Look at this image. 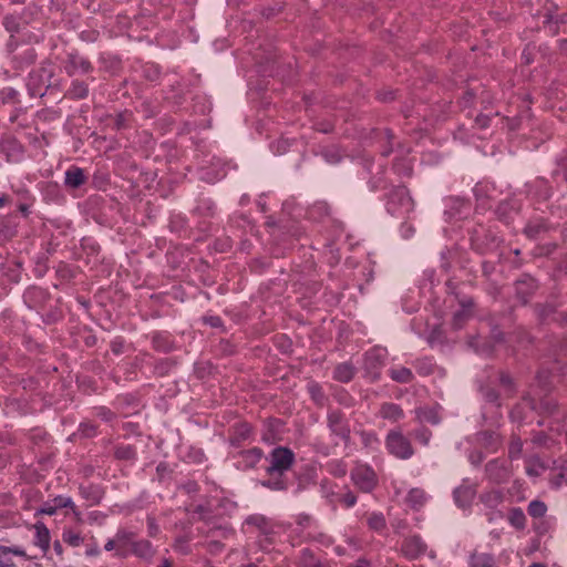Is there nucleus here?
Listing matches in <instances>:
<instances>
[{
  "label": "nucleus",
  "mask_w": 567,
  "mask_h": 567,
  "mask_svg": "<svg viewBox=\"0 0 567 567\" xmlns=\"http://www.w3.org/2000/svg\"><path fill=\"white\" fill-rule=\"evenodd\" d=\"M268 461L269 465L266 468L267 474L270 476H275L276 474L282 476V474L292 466L295 454L290 449L279 446L271 451Z\"/></svg>",
  "instance_id": "1"
},
{
  "label": "nucleus",
  "mask_w": 567,
  "mask_h": 567,
  "mask_svg": "<svg viewBox=\"0 0 567 567\" xmlns=\"http://www.w3.org/2000/svg\"><path fill=\"white\" fill-rule=\"evenodd\" d=\"M385 445L390 454L401 460H408L414 453L410 441L399 431L388 433Z\"/></svg>",
  "instance_id": "2"
},
{
  "label": "nucleus",
  "mask_w": 567,
  "mask_h": 567,
  "mask_svg": "<svg viewBox=\"0 0 567 567\" xmlns=\"http://www.w3.org/2000/svg\"><path fill=\"white\" fill-rule=\"evenodd\" d=\"M328 426L332 434L340 437L344 444L350 442L351 430L348 420L341 411L333 410L328 413Z\"/></svg>",
  "instance_id": "3"
},
{
  "label": "nucleus",
  "mask_w": 567,
  "mask_h": 567,
  "mask_svg": "<svg viewBox=\"0 0 567 567\" xmlns=\"http://www.w3.org/2000/svg\"><path fill=\"white\" fill-rule=\"evenodd\" d=\"M351 478L355 486L364 493L371 492L377 485V475L374 471L364 465L357 466L351 472Z\"/></svg>",
  "instance_id": "4"
},
{
  "label": "nucleus",
  "mask_w": 567,
  "mask_h": 567,
  "mask_svg": "<svg viewBox=\"0 0 567 567\" xmlns=\"http://www.w3.org/2000/svg\"><path fill=\"white\" fill-rule=\"evenodd\" d=\"M485 472L488 480L496 484L506 483L512 476L511 468L499 460L489 461L485 465Z\"/></svg>",
  "instance_id": "5"
},
{
  "label": "nucleus",
  "mask_w": 567,
  "mask_h": 567,
  "mask_svg": "<svg viewBox=\"0 0 567 567\" xmlns=\"http://www.w3.org/2000/svg\"><path fill=\"white\" fill-rule=\"evenodd\" d=\"M385 360V352L382 349H372L365 353V370L371 375L372 380L380 377V368Z\"/></svg>",
  "instance_id": "6"
},
{
  "label": "nucleus",
  "mask_w": 567,
  "mask_h": 567,
  "mask_svg": "<svg viewBox=\"0 0 567 567\" xmlns=\"http://www.w3.org/2000/svg\"><path fill=\"white\" fill-rule=\"evenodd\" d=\"M426 549V544L417 535L405 538L401 547L403 555L409 559H415L421 555H424Z\"/></svg>",
  "instance_id": "7"
},
{
  "label": "nucleus",
  "mask_w": 567,
  "mask_h": 567,
  "mask_svg": "<svg viewBox=\"0 0 567 567\" xmlns=\"http://www.w3.org/2000/svg\"><path fill=\"white\" fill-rule=\"evenodd\" d=\"M115 537L117 544L116 555L120 557H126L135 542V534L126 529H121L116 533Z\"/></svg>",
  "instance_id": "8"
},
{
  "label": "nucleus",
  "mask_w": 567,
  "mask_h": 567,
  "mask_svg": "<svg viewBox=\"0 0 567 567\" xmlns=\"http://www.w3.org/2000/svg\"><path fill=\"white\" fill-rule=\"evenodd\" d=\"M92 70L91 63L76 55L70 54L68 59V63L65 65V71L69 75H74L76 72L89 73Z\"/></svg>",
  "instance_id": "9"
},
{
  "label": "nucleus",
  "mask_w": 567,
  "mask_h": 567,
  "mask_svg": "<svg viewBox=\"0 0 567 567\" xmlns=\"http://www.w3.org/2000/svg\"><path fill=\"white\" fill-rule=\"evenodd\" d=\"M33 528L35 532L34 545L45 554L50 548V532L42 522L35 523Z\"/></svg>",
  "instance_id": "10"
},
{
  "label": "nucleus",
  "mask_w": 567,
  "mask_h": 567,
  "mask_svg": "<svg viewBox=\"0 0 567 567\" xmlns=\"http://www.w3.org/2000/svg\"><path fill=\"white\" fill-rule=\"evenodd\" d=\"M327 498L333 507H336L338 504H341L346 507H352L357 502L355 495L348 489L344 492H332L331 494L327 495Z\"/></svg>",
  "instance_id": "11"
},
{
  "label": "nucleus",
  "mask_w": 567,
  "mask_h": 567,
  "mask_svg": "<svg viewBox=\"0 0 567 567\" xmlns=\"http://www.w3.org/2000/svg\"><path fill=\"white\" fill-rule=\"evenodd\" d=\"M86 182L84 171L78 166H71L65 172L64 184L70 188H78Z\"/></svg>",
  "instance_id": "12"
},
{
  "label": "nucleus",
  "mask_w": 567,
  "mask_h": 567,
  "mask_svg": "<svg viewBox=\"0 0 567 567\" xmlns=\"http://www.w3.org/2000/svg\"><path fill=\"white\" fill-rule=\"evenodd\" d=\"M427 496L424 489L415 487L409 491L405 502L414 511H419L426 503Z\"/></svg>",
  "instance_id": "13"
},
{
  "label": "nucleus",
  "mask_w": 567,
  "mask_h": 567,
  "mask_svg": "<svg viewBox=\"0 0 567 567\" xmlns=\"http://www.w3.org/2000/svg\"><path fill=\"white\" fill-rule=\"evenodd\" d=\"M130 553L145 560H150L154 556L152 544L145 539L135 540Z\"/></svg>",
  "instance_id": "14"
},
{
  "label": "nucleus",
  "mask_w": 567,
  "mask_h": 567,
  "mask_svg": "<svg viewBox=\"0 0 567 567\" xmlns=\"http://www.w3.org/2000/svg\"><path fill=\"white\" fill-rule=\"evenodd\" d=\"M297 565L298 567H329L327 564L317 558L315 554L308 548H305L300 551Z\"/></svg>",
  "instance_id": "15"
},
{
  "label": "nucleus",
  "mask_w": 567,
  "mask_h": 567,
  "mask_svg": "<svg viewBox=\"0 0 567 567\" xmlns=\"http://www.w3.org/2000/svg\"><path fill=\"white\" fill-rule=\"evenodd\" d=\"M355 369L351 363L343 362L336 367L333 378L340 382H349L354 377Z\"/></svg>",
  "instance_id": "16"
},
{
  "label": "nucleus",
  "mask_w": 567,
  "mask_h": 567,
  "mask_svg": "<svg viewBox=\"0 0 567 567\" xmlns=\"http://www.w3.org/2000/svg\"><path fill=\"white\" fill-rule=\"evenodd\" d=\"M380 415L383 419L398 421L403 417V410L394 403H383L380 408Z\"/></svg>",
  "instance_id": "17"
},
{
  "label": "nucleus",
  "mask_w": 567,
  "mask_h": 567,
  "mask_svg": "<svg viewBox=\"0 0 567 567\" xmlns=\"http://www.w3.org/2000/svg\"><path fill=\"white\" fill-rule=\"evenodd\" d=\"M416 417L420 422H427L433 425L439 424L441 417L434 408H419L415 410Z\"/></svg>",
  "instance_id": "18"
},
{
  "label": "nucleus",
  "mask_w": 567,
  "mask_h": 567,
  "mask_svg": "<svg viewBox=\"0 0 567 567\" xmlns=\"http://www.w3.org/2000/svg\"><path fill=\"white\" fill-rule=\"evenodd\" d=\"M89 93L87 85L82 81H73L65 96L72 100L85 99Z\"/></svg>",
  "instance_id": "19"
},
{
  "label": "nucleus",
  "mask_w": 567,
  "mask_h": 567,
  "mask_svg": "<svg viewBox=\"0 0 567 567\" xmlns=\"http://www.w3.org/2000/svg\"><path fill=\"white\" fill-rule=\"evenodd\" d=\"M472 306V302L468 301V302H462V309L457 310L454 315H453V320H452V324L455 329H461L463 327V324L465 323V321H467L471 317V309L470 307Z\"/></svg>",
  "instance_id": "20"
},
{
  "label": "nucleus",
  "mask_w": 567,
  "mask_h": 567,
  "mask_svg": "<svg viewBox=\"0 0 567 567\" xmlns=\"http://www.w3.org/2000/svg\"><path fill=\"white\" fill-rule=\"evenodd\" d=\"M472 567H494L495 560L491 554L473 553L470 561Z\"/></svg>",
  "instance_id": "21"
},
{
  "label": "nucleus",
  "mask_w": 567,
  "mask_h": 567,
  "mask_svg": "<svg viewBox=\"0 0 567 567\" xmlns=\"http://www.w3.org/2000/svg\"><path fill=\"white\" fill-rule=\"evenodd\" d=\"M390 378L399 383H409L413 380V373L405 367L393 368L390 370Z\"/></svg>",
  "instance_id": "22"
},
{
  "label": "nucleus",
  "mask_w": 567,
  "mask_h": 567,
  "mask_svg": "<svg viewBox=\"0 0 567 567\" xmlns=\"http://www.w3.org/2000/svg\"><path fill=\"white\" fill-rule=\"evenodd\" d=\"M508 522L517 529H524L526 526V516L522 508L515 507L509 511Z\"/></svg>",
  "instance_id": "23"
},
{
  "label": "nucleus",
  "mask_w": 567,
  "mask_h": 567,
  "mask_svg": "<svg viewBox=\"0 0 567 567\" xmlns=\"http://www.w3.org/2000/svg\"><path fill=\"white\" fill-rule=\"evenodd\" d=\"M528 514L534 518H542L547 512V506L542 501H532L527 507Z\"/></svg>",
  "instance_id": "24"
},
{
  "label": "nucleus",
  "mask_w": 567,
  "mask_h": 567,
  "mask_svg": "<svg viewBox=\"0 0 567 567\" xmlns=\"http://www.w3.org/2000/svg\"><path fill=\"white\" fill-rule=\"evenodd\" d=\"M368 526L375 532H382L386 527L385 518L380 513H372L368 518Z\"/></svg>",
  "instance_id": "25"
},
{
  "label": "nucleus",
  "mask_w": 567,
  "mask_h": 567,
  "mask_svg": "<svg viewBox=\"0 0 567 567\" xmlns=\"http://www.w3.org/2000/svg\"><path fill=\"white\" fill-rule=\"evenodd\" d=\"M545 471V465L538 458H530L526 465L528 476L537 477Z\"/></svg>",
  "instance_id": "26"
},
{
  "label": "nucleus",
  "mask_w": 567,
  "mask_h": 567,
  "mask_svg": "<svg viewBox=\"0 0 567 567\" xmlns=\"http://www.w3.org/2000/svg\"><path fill=\"white\" fill-rule=\"evenodd\" d=\"M262 452L260 449H251L243 453V457L246 462L247 466H255L256 463H258L261 460Z\"/></svg>",
  "instance_id": "27"
},
{
  "label": "nucleus",
  "mask_w": 567,
  "mask_h": 567,
  "mask_svg": "<svg viewBox=\"0 0 567 567\" xmlns=\"http://www.w3.org/2000/svg\"><path fill=\"white\" fill-rule=\"evenodd\" d=\"M62 539L64 543L72 547H79L84 540V538L79 533H75L71 529L63 532Z\"/></svg>",
  "instance_id": "28"
},
{
  "label": "nucleus",
  "mask_w": 567,
  "mask_h": 567,
  "mask_svg": "<svg viewBox=\"0 0 567 567\" xmlns=\"http://www.w3.org/2000/svg\"><path fill=\"white\" fill-rule=\"evenodd\" d=\"M262 486L268 487L272 491H285L287 488V482L282 478V476L278 475V477H272L267 481H264Z\"/></svg>",
  "instance_id": "29"
},
{
  "label": "nucleus",
  "mask_w": 567,
  "mask_h": 567,
  "mask_svg": "<svg viewBox=\"0 0 567 567\" xmlns=\"http://www.w3.org/2000/svg\"><path fill=\"white\" fill-rule=\"evenodd\" d=\"M481 499L489 507H496L501 504L503 496L501 492L494 491L485 493L481 496Z\"/></svg>",
  "instance_id": "30"
},
{
  "label": "nucleus",
  "mask_w": 567,
  "mask_h": 567,
  "mask_svg": "<svg viewBox=\"0 0 567 567\" xmlns=\"http://www.w3.org/2000/svg\"><path fill=\"white\" fill-rule=\"evenodd\" d=\"M246 524L254 525L262 532H266L268 528V522H267L266 517L262 515H258V514L247 517Z\"/></svg>",
  "instance_id": "31"
},
{
  "label": "nucleus",
  "mask_w": 567,
  "mask_h": 567,
  "mask_svg": "<svg viewBox=\"0 0 567 567\" xmlns=\"http://www.w3.org/2000/svg\"><path fill=\"white\" fill-rule=\"evenodd\" d=\"M308 390L311 394V398L318 403V404H323V400H324V394L322 392V389L319 384L317 383H311L309 384L308 386Z\"/></svg>",
  "instance_id": "32"
},
{
  "label": "nucleus",
  "mask_w": 567,
  "mask_h": 567,
  "mask_svg": "<svg viewBox=\"0 0 567 567\" xmlns=\"http://www.w3.org/2000/svg\"><path fill=\"white\" fill-rule=\"evenodd\" d=\"M360 436L365 447H373L379 442L377 434L373 432L361 431Z\"/></svg>",
  "instance_id": "33"
},
{
  "label": "nucleus",
  "mask_w": 567,
  "mask_h": 567,
  "mask_svg": "<svg viewBox=\"0 0 567 567\" xmlns=\"http://www.w3.org/2000/svg\"><path fill=\"white\" fill-rule=\"evenodd\" d=\"M432 433L426 427H420L415 430L414 437L423 445H427L431 440Z\"/></svg>",
  "instance_id": "34"
},
{
  "label": "nucleus",
  "mask_w": 567,
  "mask_h": 567,
  "mask_svg": "<svg viewBox=\"0 0 567 567\" xmlns=\"http://www.w3.org/2000/svg\"><path fill=\"white\" fill-rule=\"evenodd\" d=\"M523 443L520 439L514 437L511 442L508 455L511 458H517L522 452Z\"/></svg>",
  "instance_id": "35"
},
{
  "label": "nucleus",
  "mask_w": 567,
  "mask_h": 567,
  "mask_svg": "<svg viewBox=\"0 0 567 567\" xmlns=\"http://www.w3.org/2000/svg\"><path fill=\"white\" fill-rule=\"evenodd\" d=\"M0 554H2V555L13 554L16 556L27 557L25 550L18 546L10 547V546L0 545Z\"/></svg>",
  "instance_id": "36"
},
{
  "label": "nucleus",
  "mask_w": 567,
  "mask_h": 567,
  "mask_svg": "<svg viewBox=\"0 0 567 567\" xmlns=\"http://www.w3.org/2000/svg\"><path fill=\"white\" fill-rule=\"evenodd\" d=\"M52 503H53V505L55 506L56 509L65 508V507H72L73 506L72 499L70 497H63V496L55 497L52 501Z\"/></svg>",
  "instance_id": "37"
},
{
  "label": "nucleus",
  "mask_w": 567,
  "mask_h": 567,
  "mask_svg": "<svg viewBox=\"0 0 567 567\" xmlns=\"http://www.w3.org/2000/svg\"><path fill=\"white\" fill-rule=\"evenodd\" d=\"M117 458H132L134 456V451L130 446L118 447L115 452Z\"/></svg>",
  "instance_id": "38"
},
{
  "label": "nucleus",
  "mask_w": 567,
  "mask_h": 567,
  "mask_svg": "<svg viewBox=\"0 0 567 567\" xmlns=\"http://www.w3.org/2000/svg\"><path fill=\"white\" fill-rule=\"evenodd\" d=\"M4 25H6L7 30L11 33L19 32V24L12 17H7L4 19Z\"/></svg>",
  "instance_id": "39"
},
{
  "label": "nucleus",
  "mask_w": 567,
  "mask_h": 567,
  "mask_svg": "<svg viewBox=\"0 0 567 567\" xmlns=\"http://www.w3.org/2000/svg\"><path fill=\"white\" fill-rule=\"evenodd\" d=\"M56 511L58 509L55 508L53 503H47L40 509L37 511V514L53 515L56 513Z\"/></svg>",
  "instance_id": "40"
},
{
  "label": "nucleus",
  "mask_w": 567,
  "mask_h": 567,
  "mask_svg": "<svg viewBox=\"0 0 567 567\" xmlns=\"http://www.w3.org/2000/svg\"><path fill=\"white\" fill-rule=\"evenodd\" d=\"M542 229V226L537 225V226H527L525 228V233L529 236V237H534L536 236L539 230Z\"/></svg>",
  "instance_id": "41"
},
{
  "label": "nucleus",
  "mask_w": 567,
  "mask_h": 567,
  "mask_svg": "<svg viewBox=\"0 0 567 567\" xmlns=\"http://www.w3.org/2000/svg\"><path fill=\"white\" fill-rule=\"evenodd\" d=\"M87 556L90 557H94V556H97L100 554V549L97 547L96 544L90 546L87 549H86V553H85Z\"/></svg>",
  "instance_id": "42"
},
{
  "label": "nucleus",
  "mask_w": 567,
  "mask_h": 567,
  "mask_svg": "<svg viewBox=\"0 0 567 567\" xmlns=\"http://www.w3.org/2000/svg\"><path fill=\"white\" fill-rule=\"evenodd\" d=\"M150 535L154 536L158 532V526L155 524L153 518H148Z\"/></svg>",
  "instance_id": "43"
},
{
  "label": "nucleus",
  "mask_w": 567,
  "mask_h": 567,
  "mask_svg": "<svg viewBox=\"0 0 567 567\" xmlns=\"http://www.w3.org/2000/svg\"><path fill=\"white\" fill-rule=\"evenodd\" d=\"M393 194L400 195L402 198H404L406 202H410V198H408L405 195L408 194L406 189L404 187H399L393 192Z\"/></svg>",
  "instance_id": "44"
},
{
  "label": "nucleus",
  "mask_w": 567,
  "mask_h": 567,
  "mask_svg": "<svg viewBox=\"0 0 567 567\" xmlns=\"http://www.w3.org/2000/svg\"><path fill=\"white\" fill-rule=\"evenodd\" d=\"M115 546H117L116 537L114 539L107 540V543L105 544L104 548H105V550L111 551V550H113L115 548Z\"/></svg>",
  "instance_id": "45"
},
{
  "label": "nucleus",
  "mask_w": 567,
  "mask_h": 567,
  "mask_svg": "<svg viewBox=\"0 0 567 567\" xmlns=\"http://www.w3.org/2000/svg\"><path fill=\"white\" fill-rule=\"evenodd\" d=\"M99 415L105 421H110L113 417V413L105 410H102Z\"/></svg>",
  "instance_id": "46"
},
{
  "label": "nucleus",
  "mask_w": 567,
  "mask_h": 567,
  "mask_svg": "<svg viewBox=\"0 0 567 567\" xmlns=\"http://www.w3.org/2000/svg\"><path fill=\"white\" fill-rule=\"evenodd\" d=\"M53 548H54V550L56 551V554H58L59 556H61V555H62V553H63V548H62V545H61V543H60L59 540H55V542H54V544H53Z\"/></svg>",
  "instance_id": "47"
},
{
  "label": "nucleus",
  "mask_w": 567,
  "mask_h": 567,
  "mask_svg": "<svg viewBox=\"0 0 567 567\" xmlns=\"http://www.w3.org/2000/svg\"><path fill=\"white\" fill-rule=\"evenodd\" d=\"M487 121H488V118H487V117H485V116H484V117H477V118H476V122H477L482 127L487 126Z\"/></svg>",
  "instance_id": "48"
},
{
  "label": "nucleus",
  "mask_w": 567,
  "mask_h": 567,
  "mask_svg": "<svg viewBox=\"0 0 567 567\" xmlns=\"http://www.w3.org/2000/svg\"><path fill=\"white\" fill-rule=\"evenodd\" d=\"M501 381H502L503 384H508L509 385L512 383V380H511V378L508 375H502Z\"/></svg>",
  "instance_id": "49"
},
{
  "label": "nucleus",
  "mask_w": 567,
  "mask_h": 567,
  "mask_svg": "<svg viewBox=\"0 0 567 567\" xmlns=\"http://www.w3.org/2000/svg\"><path fill=\"white\" fill-rule=\"evenodd\" d=\"M7 202V197L6 196H0V207H2Z\"/></svg>",
  "instance_id": "50"
},
{
  "label": "nucleus",
  "mask_w": 567,
  "mask_h": 567,
  "mask_svg": "<svg viewBox=\"0 0 567 567\" xmlns=\"http://www.w3.org/2000/svg\"><path fill=\"white\" fill-rule=\"evenodd\" d=\"M158 567H171L168 560H164Z\"/></svg>",
  "instance_id": "51"
},
{
  "label": "nucleus",
  "mask_w": 567,
  "mask_h": 567,
  "mask_svg": "<svg viewBox=\"0 0 567 567\" xmlns=\"http://www.w3.org/2000/svg\"><path fill=\"white\" fill-rule=\"evenodd\" d=\"M529 567H546L544 564L540 563H534Z\"/></svg>",
  "instance_id": "52"
},
{
  "label": "nucleus",
  "mask_w": 567,
  "mask_h": 567,
  "mask_svg": "<svg viewBox=\"0 0 567 567\" xmlns=\"http://www.w3.org/2000/svg\"><path fill=\"white\" fill-rule=\"evenodd\" d=\"M20 210L23 213V214H27L28 212V207L25 205H21L20 206Z\"/></svg>",
  "instance_id": "53"
},
{
  "label": "nucleus",
  "mask_w": 567,
  "mask_h": 567,
  "mask_svg": "<svg viewBox=\"0 0 567 567\" xmlns=\"http://www.w3.org/2000/svg\"><path fill=\"white\" fill-rule=\"evenodd\" d=\"M218 322H219V319H218V318H214V319L212 320V324H213V326H217V324H218Z\"/></svg>",
  "instance_id": "54"
},
{
  "label": "nucleus",
  "mask_w": 567,
  "mask_h": 567,
  "mask_svg": "<svg viewBox=\"0 0 567 567\" xmlns=\"http://www.w3.org/2000/svg\"><path fill=\"white\" fill-rule=\"evenodd\" d=\"M355 567H367V566H365V563L362 561V563L358 564Z\"/></svg>",
  "instance_id": "55"
},
{
  "label": "nucleus",
  "mask_w": 567,
  "mask_h": 567,
  "mask_svg": "<svg viewBox=\"0 0 567 567\" xmlns=\"http://www.w3.org/2000/svg\"><path fill=\"white\" fill-rule=\"evenodd\" d=\"M523 281H517V290H519V287L523 285Z\"/></svg>",
  "instance_id": "56"
},
{
  "label": "nucleus",
  "mask_w": 567,
  "mask_h": 567,
  "mask_svg": "<svg viewBox=\"0 0 567 567\" xmlns=\"http://www.w3.org/2000/svg\"><path fill=\"white\" fill-rule=\"evenodd\" d=\"M13 2L22 3L24 0H12Z\"/></svg>",
  "instance_id": "57"
}]
</instances>
